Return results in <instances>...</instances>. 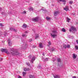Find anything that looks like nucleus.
Wrapping results in <instances>:
<instances>
[{"mask_svg":"<svg viewBox=\"0 0 78 78\" xmlns=\"http://www.w3.org/2000/svg\"><path fill=\"white\" fill-rule=\"evenodd\" d=\"M52 60H53V62H54V61H55V58H52Z\"/></svg>","mask_w":78,"mask_h":78,"instance_id":"obj_33","label":"nucleus"},{"mask_svg":"<svg viewBox=\"0 0 78 78\" xmlns=\"http://www.w3.org/2000/svg\"><path fill=\"white\" fill-rule=\"evenodd\" d=\"M62 0H59L60 2H62Z\"/></svg>","mask_w":78,"mask_h":78,"instance_id":"obj_53","label":"nucleus"},{"mask_svg":"<svg viewBox=\"0 0 78 78\" xmlns=\"http://www.w3.org/2000/svg\"><path fill=\"white\" fill-rule=\"evenodd\" d=\"M42 55H43L45 56V55H44V53H43Z\"/></svg>","mask_w":78,"mask_h":78,"instance_id":"obj_51","label":"nucleus"},{"mask_svg":"<svg viewBox=\"0 0 78 78\" xmlns=\"http://www.w3.org/2000/svg\"><path fill=\"white\" fill-rule=\"evenodd\" d=\"M6 33H5V34H4V36H6Z\"/></svg>","mask_w":78,"mask_h":78,"instance_id":"obj_42","label":"nucleus"},{"mask_svg":"<svg viewBox=\"0 0 78 78\" xmlns=\"http://www.w3.org/2000/svg\"><path fill=\"white\" fill-rule=\"evenodd\" d=\"M62 2H66V0H62Z\"/></svg>","mask_w":78,"mask_h":78,"instance_id":"obj_31","label":"nucleus"},{"mask_svg":"<svg viewBox=\"0 0 78 78\" xmlns=\"http://www.w3.org/2000/svg\"><path fill=\"white\" fill-rule=\"evenodd\" d=\"M38 68H41V66H38Z\"/></svg>","mask_w":78,"mask_h":78,"instance_id":"obj_47","label":"nucleus"},{"mask_svg":"<svg viewBox=\"0 0 78 78\" xmlns=\"http://www.w3.org/2000/svg\"><path fill=\"white\" fill-rule=\"evenodd\" d=\"M50 50H51V51H55V48H51L50 49Z\"/></svg>","mask_w":78,"mask_h":78,"instance_id":"obj_23","label":"nucleus"},{"mask_svg":"<svg viewBox=\"0 0 78 78\" xmlns=\"http://www.w3.org/2000/svg\"><path fill=\"white\" fill-rule=\"evenodd\" d=\"M33 41L32 40V39H30L29 40V42H31V41Z\"/></svg>","mask_w":78,"mask_h":78,"instance_id":"obj_38","label":"nucleus"},{"mask_svg":"<svg viewBox=\"0 0 78 78\" xmlns=\"http://www.w3.org/2000/svg\"><path fill=\"white\" fill-rule=\"evenodd\" d=\"M28 33V31H26V32H25V33H26V34Z\"/></svg>","mask_w":78,"mask_h":78,"instance_id":"obj_49","label":"nucleus"},{"mask_svg":"<svg viewBox=\"0 0 78 78\" xmlns=\"http://www.w3.org/2000/svg\"><path fill=\"white\" fill-rule=\"evenodd\" d=\"M54 78H60V76L59 75H55L53 76Z\"/></svg>","mask_w":78,"mask_h":78,"instance_id":"obj_10","label":"nucleus"},{"mask_svg":"<svg viewBox=\"0 0 78 78\" xmlns=\"http://www.w3.org/2000/svg\"><path fill=\"white\" fill-rule=\"evenodd\" d=\"M48 46H49V45H51V42L49 41V42L48 43Z\"/></svg>","mask_w":78,"mask_h":78,"instance_id":"obj_29","label":"nucleus"},{"mask_svg":"<svg viewBox=\"0 0 78 78\" xmlns=\"http://www.w3.org/2000/svg\"><path fill=\"white\" fill-rule=\"evenodd\" d=\"M46 20H50V18L48 17H47L46 18Z\"/></svg>","mask_w":78,"mask_h":78,"instance_id":"obj_26","label":"nucleus"},{"mask_svg":"<svg viewBox=\"0 0 78 78\" xmlns=\"http://www.w3.org/2000/svg\"><path fill=\"white\" fill-rule=\"evenodd\" d=\"M29 9L30 11H33V8L32 7H30L29 8Z\"/></svg>","mask_w":78,"mask_h":78,"instance_id":"obj_19","label":"nucleus"},{"mask_svg":"<svg viewBox=\"0 0 78 78\" xmlns=\"http://www.w3.org/2000/svg\"><path fill=\"white\" fill-rule=\"evenodd\" d=\"M23 45H24V47L25 48H27V47H28V45H27V43H24Z\"/></svg>","mask_w":78,"mask_h":78,"instance_id":"obj_15","label":"nucleus"},{"mask_svg":"<svg viewBox=\"0 0 78 78\" xmlns=\"http://www.w3.org/2000/svg\"><path fill=\"white\" fill-rule=\"evenodd\" d=\"M42 10L43 11H45V9H42Z\"/></svg>","mask_w":78,"mask_h":78,"instance_id":"obj_54","label":"nucleus"},{"mask_svg":"<svg viewBox=\"0 0 78 78\" xmlns=\"http://www.w3.org/2000/svg\"><path fill=\"white\" fill-rule=\"evenodd\" d=\"M39 18L38 17H37L33 19V20L34 22H37L39 20Z\"/></svg>","mask_w":78,"mask_h":78,"instance_id":"obj_6","label":"nucleus"},{"mask_svg":"<svg viewBox=\"0 0 78 78\" xmlns=\"http://www.w3.org/2000/svg\"><path fill=\"white\" fill-rule=\"evenodd\" d=\"M56 30H54L52 31V33L51 34V37H52L53 38L56 37L57 35H56Z\"/></svg>","mask_w":78,"mask_h":78,"instance_id":"obj_3","label":"nucleus"},{"mask_svg":"<svg viewBox=\"0 0 78 78\" xmlns=\"http://www.w3.org/2000/svg\"><path fill=\"white\" fill-rule=\"evenodd\" d=\"M23 37H27V35L25 34H23L22 35Z\"/></svg>","mask_w":78,"mask_h":78,"instance_id":"obj_27","label":"nucleus"},{"mask_svg":"<svg viewBox=\"0 0 78 78\" xmlns=\"http://www.w3.org/2000/svg\"><path fill=\"white\" fill-rule=\"evenodd\" d=\"M66 48H70V45L67 44L66 45Z\"/></svg>","mask_w":78,"mask_h":78,"instance_id":"obj_17","label":"nucleus"},{"mask_svg":"<svg viewBox=\"0 0 78 78\" xmlns=\"http://www.w3.org/2000/svg\"><path fill=\"white\" fill-rule=\"evenodd\" d=\"M26 64L27 65V66H30V63H26Z\"/></svg>","mask_w":78,"mask_h":78,"instance_id":"obj_32","label":"nucleus"},{"mask_svg":"<svg viewBox=\"0 0 78 78\" xmlns=\"http://www.w3.org/2000/svg\"><path fill=\"white\" fill-rule=\"evenodd\" d=\"M76 42L77 43V44H78V40L76 41Z\"/></svg>","mask_w":78,"mask_h":78,"instance_id":"obj_45","label":"nucleus"},{"mask_svg":"<svg viewBox=\"0 0 78 78\" xmlns=\"http://www.w3.org/2000/svg\"><path fill=\"white\" fill-rule=\"evenodd\" d=\"M2 9V8H1V7H0V11H1Z\"/></svg>","mask_w":78,"mask_h":78,"instance_id":"obj_52","label":"nucleus"},{"mask_svg":"<svg viewBox=\"0 0 78 78\" xmlns=\"http://www.w3.org/2000/svg\"><path fill=\"white\" fill-rule=\"evenodd\" d=\"M71 38H72V39H73L74 38V36H72Z\"/></svg>","mask_w":78,"mask_h":78,"instance_id":"obj_39","label":"nucleus"},{"mask_svg":"<svg viewBox=\"0 0 78 78\" xmlns=\"http://www.w3.org/2000/svg\"><path fill=\"white\" fill-rule=\"evenodd\" d=\"M27 27V25H26L25 24H23L22 26V28H26Z\"/></svg>","mask_w":78,"mask_h":78,"instance_id":"obj_9","label":"nucleus"},{"mask_svg":"<svg viewBox=\"0 0 78 78\" xmlns=\"http://www.w3.org/2000/svg\"><path fill=\"white\" fill-rule=\"evenodd\" d=\"M70 18L67 17V22H70Z\"/></svg>","mask_w":78,"mask_h":78,"instance_id":"obj_21","label":"nucleus"},{"mask_svg":"<svg viewBox=\"0 0 78 78\" xmlns=\"http://www.w3.org/2000/svg\"><path fill=\"white\" fill-rule=\"evenodd\" d=\"M10 30L12 31V29H11V28H10Z\"/></svg>","mask_w":78,"mask_h":78,"instance_id":"obj_48","label":"nucleus"},{"mask_svg":"<svg viewBox=\"0 0 78 78\" xmlns=\"http://www.w3.org/2000/svg\"><path fill=\"white\" fill-rule=\"evenodd\" d=\"M1 34H2V32H1Z\"/></svg>","mask_w":78,"mask_h":78,"instance_id":"obj_58","label":"nucleus"},{"mask_svg":"<svg viewBox=\"0 0 78 78\" xmlns=\"http://www.w3.org/2000/svg\"><path fill=\"white\" fill-rule=\"evenodd\" d=\"M22 41L24 43V42H25V41H24V40H22Z\"/></svg>","mask_w":78,"mask_h":78,"instance_id":"obj_43","label":"nucleus"},{"mask_svg":"<svg viewBox=\"0 0 78 78\" xmlns=\"http://www.w3.org/2000/svg\"><path fill=\"white\" fill-rule=\"evenodd\" d=\"M39 47L40 48H43V46L42 45V44L41 43H40L39 44Z\"/></svg>","mask_w":78,"mask_h":78,"instance_id":"obj_12","label":"nucleus"},{"mask_svg":"<svg viewBox=\"0 0 78 78\" xmlns=\"http://www.w3.org/2000/svg\"><path fill=\"white\" fill-rule=\"evenodd\" d=\"M35 39H37V38H38V37H39V34H35Z\"/></svg>","mask_w":78,"mask_h":78,"instance_id":"obj_13","label":"nucleus"},{"mask_svg":"<svg viewBox=\"0 0 78 78\" xmlns=\"http://www.w3.org/2000/svg\"><path fill=\"white\" fill-rule=\"evenodd\" d=\"M0 26H1V27L3 26L2 24V23H0Z\"/></svg>","mask_w":78,"mask_h":78,"instance_id":"obj_37","label":"nucleus"},{"mask_svg":"<svg viewBox=\"0 0 78 78\" xmlns=\"http://www.w3.org/2000/svg\"><path fill=\"white\" fill-rule=\"evenodd\" d=\"M57 61L58 62H61V59L58 58L57 59Z\"/></svg>","mask_w":78,"mask_h":78,"instance_id":"obj_22","label":"nucleus"},{"mask_svg":"<svg viewBox=\"0 0 78 78\" xmlns=\"http://www.w3.org/2000/svg\"><path fill=\"white\" fill-rule=\"evenodd\" d=\"M64 10L66 11H69V6H66L65 8H63Z\"/></svg>","mask_w":78,"mask_h":78,"instance_id":"obj_7","label":"nucleus"},{"mask_svg":"<svg viewBox=\"0 0 78 78\" xmlns=\"http://www.w3.org/2000/svg\"><path fill=\"white\" fill-rule=\"evenodd\" d=\"M73 78H76V77L74 76L73 77Z\"/></svg>","mask_w":78,"mask_h":78,"instance_id":"obj_44","label":"nucleus"},{"mask_svg":"<svg viewBox=\"0 0 78 78\" xmlns=\"http://www.w3.org/2000/svg\"><path fill=\"white\" fill-rule=\"evenodd\" d=\"M29 76V78H35L34 76H32L31 75H30Z\"/></svg>","mask_w":78,"mask_h":78,"instance_id":"obj_18","label":"nucleus"},{"mask_svg":"<svg viewBox=\"0 0 78 78\" xmlns=\"http://www.w3.org/2000/svg\"><path fill=\"white\" fill-rule=\"evenodd\" d=\"M29 58L30 59V58H31V55H30L29 56Z\"/></svg>","mask_w":78,"mask_h":78,"instance_id":"obj_35","label":"nucleus"},{"mask_svg":"<svg viewBox=\"0 0 78 78\" xmlns=\"http://www.w3.org/2000/svg\"><path fill=\"white\" fill-rule=\"evenodd\" d=\"M2 60H3V58H0V61H2Z\"/></svg>","mask_w":78,"mask_h":78,"instance_id":"obj_41","label":"nucleus"},{"mask_svg":"<svg viewBox=\"0 0 78 78\" xmlns=\"http://www.w3.org/2000/svg\"><path fill=\"white\" fill-rule=\"evenodd\" d=\"M1 14H2V15H5V12H2Z\"/></svg>","mask_w":78,"mask_h":78,"instance_id":"obj_36","label":"nucleus"},{"mask_svg":"<svg viewBox=\"0 0 78 78\" xmlns=\"http://www.w3.org/2000/svg\"><path fill=\"white\" fill-rule=\"evenodd\" d=\"M63 48H66L67 45H66V44H63Z\"/></svg>","mask_w":78,"mask_h":78,"instance_id":"obj_20","label":"nucleus"},{"mask_svg":"<svg viewBox=\"0 0 78 78\" xmlns=\"http://www.w3.org/2000/svg\"><path fill=\"white\" fill-rule=\"evenodd\" d=\"M69 4H72L73 3V2L72 1H70L69 2Z\"/></svg>","mask_w":78,"mask_h":78,"instance_id":"obj_30","label":"nucleus"},{"mask_svg":"<svg viewBox=\"0 0 78 78\" xmlns=\"http://www.w3.org/2000/svg\"><path fill=\"white\" fill-rule=\"evenodd\" d=\"M2 42H3V43H4L5 41H3Z\"/></svg>","mask_w":78,"mask_h":78,"instance_id":"obj_55","label":"nucleus"},{"mask_svg":"<svg viewBox=\"0 0 78 78\" xmlns=\"http://www.w3.org/2000/svg\"><path fill=\"white\" fill-rule=\"evenodd\" d=\"M69 31L70 32L73 31V33H75V32H76V30L75 27L72 26L71 28L69 29Z\"/></svg>","mask_w":78,"mask_h":78,"instance_id":"obj_2","label":"nucleus"},{"mask_svg":"<svg viewBox=\"0 0 78 78\" xmlns=\"http://www.w3.org/2000/svg\"><path fill=\"white\" fill-rule=\"evenodd\" d=\"M23 76H25V75H26V73H25V72H23Z\"/></svg>","mask_w":78,"mask_h":78,"instance_id":"obj_25","label":"nucleus"},{"mask_svg":"<svg viewBox=\"0 0 78 78\" xmlns=\"http://www.w3.org/2000/svg\"><path fill=\"white\" fill-rule=\"evenodd\" d=\"M8 44L10 47H11L12 44L11 43V40L10 39H8Z\"/></svg>","mask_w":78,"mask_h":78,"instance_id":"obj_5","label":"nucleus"},{"mask_svg":"<svg viewBox=\"0 0 78 78\" xmlns=\"http://www.w3.org/2000/svg\"><path fill=\"white\" fill-rule=\"evenodd\" d=\"M1 50L2 52H5L7 55H12L13 56L18 55L19 54L18 51H16V52L14 51V48H11V49L10 53H9L8 51V50L6 49H2Z\"/></svg>","mask_w":78,"mask_h":78,"instance_id":"obj_1","label":"nucleus"},{"mask_svg":"<svg viewBox=\"0 0 78 78\" xmlns=\"http://www.w3.org/2000/svg\"><path fill=\"white\" fill-rule=\"evenodd\" d=\"M29 70L30 69L29 68H25L24 69V71H25V72H27V71H29Z\"/></svg>","mask_w":78,"mask_h":78,"instance_id":"obj_11","label":"nucleus"},{"mask_svg":"<svg viewBox=\"0 0 78 78\" xmlns=\"http://www.w3.org/2000/svg\"><path fill=\"white\" fill-rule=\"evenodd\" d=\"M13 30L15 32H16V31H17V30H16V29H13Z\"/></svg>","mask_w":78,"mask_h":78,"instance_id":"obj_34","label":"nucleus"},{"mask_svg":"<svg viewBox=\"0 0 78 78\" xmlns=\"http://www.w3.org/2000/svg\"><path fill=\"white\" fill-rule=\"evenodd\" d=\"M36 59V57H35L34 56L32 57V59L31 61V62L33 64V62L35 61V60Z\"/></svg>","mask_w":78,"mask_h":78,"instance_id":"obj_4","label":"nucleus"},{"mask_svg":"<svg viewBox=\"0 0 78 78\" xmlns=\"http://www.w3.org/2000/svg\"><path fill=\"white\" fill-rule=\"evenodd\" d=\"M62 31H63V32H66V30H65L64 28H63L62 30Z\"/></svg>","mask_w":78,"mask_h":78,"instance_id":"obj_24","label":"nucleus"},{"mask_svg":"<svg viewBox=\"0 0 78 78\" xmlns=\"http://www.w3.org/2000/svg\"><path fill=\"white\" fill-rule=\"evenodd\" d=\"M48 58H46L45 59H44V58H43L42 59V60H43L44 61H45V62L47 61H48Z\"/></svg>","mask_w":78,"mask_h":78,"instance_id":"obj_14","label":"nucleus"},{"mask_svg":"<svg viewBox=\"0 0 78 78\" xmlns=\"http://www.w3.org/2000/svg\"><path fill=\"white\" fill-rule=\"evenodd\" d=\"M64 5H65L66 4V3H64Z\"/></svg>","mask_w":78,"mask_h":78,"instance_id":"obj_56","label":"nucleus"},{"mask_svg":"<svg viewBox=\"0 0 78 78\" xmlns=\"http://www.w3.org/2000/svg\"><path fill=\"white\" fill-rule=\"evenodd\" d=\"M71 8H72V7H70Z\"/></svg>","mask_w":78,"mask_h":78,"instance_id":"obj_57","label":"nucleus"},{"mask_svg":"<svg viewBox=\"0 0 78 78\" xmlns=\"http://www.w3.org/2000/svg\"><path fill=\"white\" fill-rule=\"evenodd\" d=\"M59 12L58 11H56L54 12V15L55 16H56L59 14Z\"/></svg>","mask_w":78,"mask_h":78,"instance_id":"obj_8","label":"nucleus"},{"mask_svg":"<svg viewBox=\"0 0 78 78\" xmlns=\"http://www.w3.org/2000/svg\"><path fill=\"white\" fill-rule=\"evenodd\" d=\"M33 48H35L36 46H33Z\"/></svg>","mask_w":78,"mask_h":78,"instance_id":"obj_50","label":"nucleus"},{"mask_svg":"<svg viewBox=\"0 0 78 78\" xmlns=\"http://www.w3.org/2000/svg\"><path fill=\"white\" fill-rule=\"evenodd\" d=\"M73 59H75V58H76V55H75V54H73Z\"/></svg>","mask_w":78,"mask_h":78,"instance_id":"obj_16","label":"nucleus"},{"mask_svg":"<svg viewBox=\"0 0 78 78\" xmlns=\"http://www.w3.org/2000/svg\"><path fill=\"white\" fill-rule=\"evenodd\" d=\"M75 48L76 50H78V46H77L76 45L75 47Z\"/></svg>","mask_w":78,"mask_h":78,"instance_id":"obj_28","label":"nucleus"},{"mask_svg":"<svg viewBox=\"0 0 78 78\" xmlns=\"http://www.w3.org/2000/svg\"><path fill=\"white\" fill-rule=\"evenodd\" d=\"M18 78H22V77H21V76H19V77H18Z\"/></svg>","mask_w":78,"mask_h":78,"instance_id":"obj_46","label":"nucleus"},{"mask_svg":"<svg viewBox=\"0 0 78 78\" xmlns=\"http://www.w3.org/2000/svg\"><path fill=\"white\" fill-rule=\"evenodd\" d=\"M26 13V11H24L23 12V14H25Z\"/></svg>","mask_w":78,"mask_h":78,"instance_id":"obj_40","label":"nucleus"}]
</instances>
